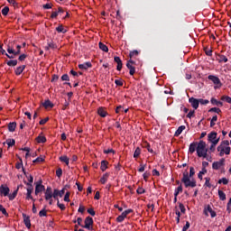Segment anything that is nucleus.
<instances>
[{
	"instance_id": "9d476101",
	"label": "nucleus",
	"mask_w": 231,
	"mask_h": 231,
	"mask_svg": "<svg viewBox=\"0 0 231 231\" xmlns=\"http://www.w3.org/2000/svg\"><path fill=\"white\" fill-rule=\"evenodd\" d=\"M225 162H226L225 158L220 159L218 162H214L212 164L213 170L215 171L219 170L222 166L225 165Z\"/></svg>"
},
{
	"instance_id": "20e7f679",
	"label": "nucleus",
	"mask_w": 231,
	"mask_h": 231,
	"mask_svg": "<svg viewBox=\"0 0 231 231\" xmlns=\"http://www.w3.org/2000/svg\"><path fill=\"white\" fill-rule=\"evenodd\" d=\"M208 80L212 81L214 83V85L216 86L215 87V89L217 88H220L222 87V83L219 79L218 77L215 76V75H209L208 77Z\"/></svg>"
},
{
	"instance_id": "393cba45",
	"label": "nucleus",
	"mask_w": 231,
	"mask_h": 231,
	"mask_svg": "<svg viewBox=\"0 0 231 231\" xmlns=\"http://www.w3.org/2000/svg\"><path fill=\"white\" fill-rule=\"evenodd\" d=\"M211 104L213 106H219V107H222L223 106V102L221 101H218L217 99H216L215 97H212L211 100H210Z\"/></svg>"
},
{
	"instance_id": "a19ab883",
	"label": "nucleus",
	"mask_w": 231,
	"mask_h": 231,
	"mask_svg": "<svg viewBox=\"0 0 231 231\" xmlns=\"http://www.w3.org/2000/svg\"><path fill=\"white\" fill-rule=\"evenodd\" d=\"M6 144L8 145V147L15 146V139H7Z\"/></svg>"
},
{
	"instance_id": "680f3d73",
	"label": "nucleus",
	"mask_w": 231,
	"mask_h": 231,
	"mask_svg": "<svg viewBox=\"0 0 231 231\" xmlns=\"http://www.w3.org/2000/svg\"><path fill=\"white\" fill-rule=\"evenodd\" d=\"M69 196H70V192L67 191L65 196H64V201L65 202H69Z\"/></svg>"
},
{
	"instance_id": "58836bf2",
	"label": "nucleus",
	"mask_w": 231,
	"mask_h": 231,
	"mask_svg": "<svg viewBox=\"0 0 231 231\" xmlns=\"http://www.w3.org/2000/svg\"><path fill=\"white\" fill-rule=\"evenodd\" d=\"M99 49L106 53L108 52V47L102 42H99Z\"/></svg>"
},
{
	"instance_id": "2f4dec72",
	"label": "nucleus",
	"mask_w": 231,
	"mask_h": 231,
	"mask_svg": "<svg viewBox=\"0 0 231 231\" xmlns=\"http://www.w3.org/2000/svg\"><path fill=\"white\" fill-rule=\"evenodd\" d=\"M218 62L219 63H222V62L226 63V62H228V60H227V58L225 55L218 54Z\"/></svg>"
},
{
	"instance_id": "052dcab7",
	"label": "nucleus",
	"mask_w": 231,
	"mask_h": 231,
	"mask_svg": "<svg viewBox=\"0 0 231 231\" xmlns=\"http://www.w3.org/2000/svg\"><path fill=\"white\" fill-rule=\"evenodd\" d=\"M136 192H137L138 195H143V194L145 193V189L143 188H142V187H139L137 189Z\"/></svg>"
},
{
	"instance_id": "13d9d810",
	"label": "nucleus",
	"mask_w": 231,
	"mask_h": 231,
	"mask_svg": "<svg viewBox=\"0 0 231 231\" xmlns=\"http://www.w3.org/2000/svg\"><path fill=\"white\" fill-rule=\"evenodd\" d=\"M87 212H88L90 216H92V217H95V215H96V211L94 210L93 208H88Z\"/></svg>"
},
{
	"instance_id": "f8f14e48",
	"label": "nucleus",
	"mask_w": 231,
	"mask_h": 231,
	"mask_svg": "<svg viewBox=\"0 0 231 231\" xmlns=\"http://www.w3.org/2000/svg\"><path fill=\"white\" fill-rule=\"evenodd\" d=\"M23 223L25 226L28 229L32 228V220L30 219V216H26V214L23 213Z\"/></svg>"
},
{
	"instance_id": "72a5a7b5",
	"label": "nucleus",
	"mask_w": 231,
	"mask_h": 231,
	"mask_svg": "<svg viewBox=\"0 0 231 231\" xmlns=\"http://www.w3.org/2000/svg\"><path fill=\"white\" fill-rule=\"evenodd\" d=\"M133 212H134V210H133L132 208H128V209L123 211L122 214H121V216L125 219L126 217H127L129 214L133 213Z\"/></svg>"
},
{
	"instance_id": "a18cd8bd",
	"label": "nucleus",
	"mask_w": 231,
	"mask_h": 231,
	"mask_svg": "<svg viewBox=\"0 0 231 231\" xmlns=\"http://www.w3.org/2000/svg\"><path fill=\"white\" fill-rule=\"evenodd\" d=\"M138 55H139V51L134 50V51H130L129 58L133 59L134 57H137Z\"/></svg>"
},
{
	"instance_id": "bb28decb",
	"label": "nucleus",
	"mask_w": 231,
	"mask_h": 231,
	"mask_svg": "<svg viewBox=\"0 0 231 231\" xmlns=\"http://www.w3.org/2000/svg\"><path fill=\"white\" fill-rule=\"evenodd\" d=\"M143 148L147 149V151L152 154L154 153L153 150L151 148V145L148 142H143Z\"/></svg>"
},
{
	"instance_id": "e433bc0d",
	"label": "nucleus",
	"mask_w": 231,
	"mask_h": 231,
	"mask_svg": "<svg viewBox=\"0 0 231 231\" xmlns=\"http://www.w3.org/2000/svg\"><path fill=\"white\" fill-rule=\"evenodd\" d=\"M56 32H58V33H66L67 30L63 28L62 24H60L58 27H56Z\"/></svg>"
},
{
	"instance_id": "de8ad7c7",
	"label": "nucleus",
	"mask_w": 231,
	"mask_h": 231,
	"mask_svg": "<svg viewBox=\"0 0 231 231\" xmlns=\"http://www.w3.org/2000/svg\"><path fill=\"white\" fill-rule=\"evenodd\" d=\"M141 155V148L137 147L134 153V158L137 159Z\"/></svg>"
},
{
	"instance_id": "f03ea898",
	"label": "nucleus",
	"mask_w": 231,
	"mask_h": 231,
	"mask_svg": "<svg viewBox=\"0 0 231 231\" xmlns=\"http://www.w3.org/2000/svg\"><path fill=\"white\" fill-rule=\"evenodd\" d=\"M230 143L228 140H224L221 142L220 145L217 147V152H219V156L223 157L225 154L229 155L231 152V148H230Z\"/></svg>"
},
{
	"instance_id": "603ef678",
	"label": "nucleus",
	"mask_w": 231,
	"mask_h": 231,
	"mask_svg": "<svg viewBox=\"0 0 231 231\" xmlns=\"http://www.w3.org/2000/svg\"><path fill=\"white\" fill-rule=\"evenodd\" d=\"M199 104L202 105V106L209 104V100L208 99L199 98Z\"/></svg>"
},
{
	"instance_id": "3c124183",
	"label": "nucleus",
	"mask_w": 231,
	"mask_h": 231,
	"mask_svg": "<svg viewBox=\"0 0 231 231\" xmlns=\"http://www.w3.org/2000/svg\"><path fill=\"white\" fill-rule=\"evenodd\" d=\"M48 47L51 49V50H56L57 49V45L52 42H48Z\"/></svg>"
},
{
	"instance_id": "cd10ccee",
	"label": "nucleus",
	"mask_w": 231,
	"mask_h": 231,
	"mask_svg": "<svg viewBox=\"0 0 231 231\" xmlns=\"http://www.w3.org/2000/svg\"><path fill=\"white\" fill-rule=\"evenodd\" d=\"M109 162L106 160H103L101 162V166H100V170L104 172L106 171V170L107 169V166H108Z\"/></svg>"
},
{
	"instance_id": "09e8293b",
	"label": "nucleus",
	"mask_w": 231,
	"mask_h": 231,
	"mask_svg": "<svg viewBox=\"0 0 231 231\" xmlns=\"http://www.w3.org/2000/svg\"><path fill=\"white\" fill-rule=\"evenodd\" d=\"M8 12H10V7L9 6H5L2 9V14H4L5 16L8 15Z\"/></svg>"
},
{
	"instance_id": "473e14b6",
	"label": "nucleus",
	"mask_w": 231,
	"mask_h": 231,
	"mask_svg": "<svg viewBox=\"0 0 231 231\" xmlns=\"http://www.w3.org/2000/svg\"><path fill=\"white\" fill-rule=\"evenodd\" d=\"M36 142L38 143H46V137L42 135H39L36 137Z\"/></svg>"
},
{
	"instance_id": "7ed1b4c3",
	"label": "nucleus",
	"mask_w": 231,
	"mask_h": 231,
	"mask_svg": "<svg viewBox=\"0 0 231 231\" xmlns=\"http://www.w3.org/2000/svg\"><path fill=\"white\" fill-rule=\"evenodd\" d=\"M208 149L207 148V143L203 140L198 143L197 154L199 158H207Z\"/></svg>"
},
{
	"instance_id": "f257e3e1",
	"label": "nucleus",
	"mask_w": 231,
	"mask_h": 231,
	"mask_svg": "<svg viewBox=\"0 0 231 231\" xmlns=\"http://www.w3.org/2000/svg\"><path fill=\"white\" fill-rule=\"evenodd\" d=\"M195 175V169L194 167L189 168V174L187 171L183 172V177L181 179V182L184 183L185 188H196L197 187V180L195 179H191ZM191 179V180H190Z\"/></svg>"
},
{
	"instance_id": "a878e982",
	"label": "nucleus",
	"mask_w": 231,
	"mask_h": 231,
	"mask_svg": "<svg viewBox=\"0 0 231 231\" xmlns=\"http://www.w3.org/2000/svg\"><path fill=\"white\" fill-rule=\"evenodd\" d=\"M126 67L129 69L130 76H134L135 74V68L130 63H126Z\"/></svg>"
},
{
	"instance_id": "c03bdc74",
	"label": "nucleus",
	"mask_w": 231,
	"mask_h": 231,
	"mask_svg": "<svg viewBox=\"0 0 231 231\" xmlns=\"http://www.w3.org/2000/svg\"><path fill=\"white\" fill-rule=\"evenodd\" d=\"M209 113H216L219 115L221 113V109L218 107H212L208 110Z\"/></svg>"
},
{
	"instance_id": "f704fd0d",
	"label": "nucleus",
	"mask_w": 231,
	"mask_h": 231,
	"mask_svg": "<svg viewBox=\"0 0 231 231\" xmlns=\"http://www.w3.org/2000/svg\"><path fill=\"white\" fill-rule=\"evenodd\" d=\"M218 196H219L220 200H222V201H225L226 199V193L221 189L218 190Z\"/></svg>"
},
{
	"instance_id": "c85d7f7f",
	"label": "nucleus",
	"mask_w": 231,
	"mask_h": 231,
	"mask_svg": "<svg viewBox=\"0 0 231 231\" xmlns=\"http://www.w3.org/2000/svg\"><path fill=\"white\" fill-rule=\"evenodd\" d=\"M185 129H186L185 125L179 126L178 130L175 132V137H179Z\"/></svg>"
},
{
	"instance_id": "a211bd4d",
	"label": "nucleus",
	"mask_w": 231,
	"mask_h": 231,
	"mask_svg": "<svg viewBox=\"0 0 231 231\" xmlns=\"http://www.w3.org/2000/svg\"><path fill=\"white\" fill-rule=\"evenodd\" d=\"M198 142H193L189 144V152L193 154L197 151Z\"/></svg>"
},
{
	"instance_id": "ea45409f",
	"label": "nucleus",
	"mask_w": 231,
	"mask_h": 231,
	"mask_svg": "<svg viewBox=\"0 0 231 231\" xmlns=\"http://www.w3.org/2000/svg\"><path fill=\"white\" fill-rule=\"evenodd\" d=\"M208 171L205 168H202V171H199V173L198 174V177L200 180H202L203 179V175L207 174Z\"/></svg>"
},
{
	"instance_id": "0e129e2a",
	"label": "nucleus",
	"mask_w": 231,
	"mask_h": 231,
	"mask_svg": "<svg viewBox=\"0 0 231 231\" xmlns=\"http://www.w3.org/2000/svg\"><path fill=\"white\" fill-rule=\"evenodd\" d=\"M121 112H124L123 106H118L116 109V114H120Z\"/></svg>"
},
{
	"instance_id": "bf43d9fd",
	"label": "nucleus",
	"mask_w": 231,
	"mask_h": 231,
	"mask_svg": "<svg viewBox=\"0 0 231 231\" xmlns=\"http://www.w3.org/2000/svg\"><path fill=\"white\" fill-rule=\"evenodd\" d=\"M187 117L189 119H191L192 117H195V110H190L189 114L187 115Z\"/></svg>"
},
{
	"instance_id": "6ab92c4d",
	"label": "nucleus",
	"mask_w": 231,
	"mask_h": 231,
	"mask_svg": "<svg viewBox=\"0 0 231 231\" xmlns=\"http://www.w3.org/2000/svg\"><path fill=\"white\" fill-rule=\"evenodd\" d=\"M15 128H17V123L16 122H11L8 124V131L10 133L15 132Z\"/></svg>"
},
{
	"instance_id": "b1692460",
	"label": "nucleus",
	"mask_w": 231,
	"mask_h": 231,
	"mask_svg": "<svg viewBox=\"0 0 231 231\" xmlns=\"http://www.w3.org/2000/svg\"><path fill=\"white\" fill-rule=\"evenodd\" d=\"M109 176H110L109 172H106L105 174H103V176L100 178V183L103 185L106 184Z\"/></svg>"
},
{
	"instance_id": "69168bd1",
	"label": "nucleus",
	"mask_w": 231,
	"mask_h": 231,
	"mask_svg": "<svg viewBox=\"0 0 231 231\" xmlns=\"http://www.w3.org/2000/svg\"><path fill=\"white\" fill-rule=\"evenodd\" d=\"M61 81H69V78L68 74H63L61 76Z\"/></svg>"
},
{
	"instance_id": "4c0bfd02",
	"label": "nucleus",
	"mask_w": 231,
	"mask_h": 231,
	"mask_svg": "<svg viewBox=\"0 0 231 231\" xmlns=\"http://www.w3.org/2000/svg\"><path fill=\"white\" fill-rule=\"evenodd\" d=\"M183 189H182V184H180L174 191V197H178L180 193H182Z\"/></svg>"
},
{
	"instance_id": "1a4fd4ad",
	"label": "nucleus",
	"mask_w": 231,
	"mask_h": 231,
	"mask_svg": "<svg viewBox=\"0 0 231 231\" xmlns=\"http://www.w3.org/2000/svg\"><path fill=\"white\" fill-rule=\"evenodd\" d=\"M44 198H45V200H49L52 198L54 199V190L52 192L51 187H47V189L44 192Z\"/></svg>"
},
{
	"instance_id": "2eb2a0df",
	"label": "nucleus",
	"mask_w": 231,
	"mask_h": 231,
	"mask_svg": "<svg viewBox=\"0 0 231 231\" xmlns=\"http://www.w3.org/2000/svg\"><path fill=\"white\" fill-rule=\"evenodd\" d=\"M114 60L117 64L116 70L121 71V69L123 68V62H122L120 57L115 56Z\"/></svg>"
},
{
	"instance_id": "39448f33",
	"label": "nucleus",
	"mask_w": 231,
	"mask_h": 231,
	"mask_svg": "<svg viewBox=\"0 0 231 231\" xmlns=\"http://www.w3.org/2000/svg\"><path fill=\"white\" fill-rule=\"evenodd\" d=\"M21 49H22V46L21 45H16V51L14 50V48L8 46L7 48V53L8 54H13L14 56H19L21 55Z\"/></svg>"
},
{
	"instance_id": "412c9836",
	"label": "nucleus",
	"mask_w": 231,
	"mask_h": 231,
	"mask_svg": "<svg viewBox=\"0 0 231 231\" xmlns=\"http://www.w3.org/2000/svg\"><path fill=\"white\" fill-rule=\"evenodd\" d=\"M220 138H217V141H214L211 144V146L209 147V153L211 152H215L216 151V146L217 145V143H219Z\"/></svg>"
},
{
	"instance_id": "4d7b16f0",
	"label": "nucleus",
	"mask_w": 231,
	"mask_h": 231,
	"mask_svg": "<svg viewBox=\"0 0 231 231\" xmlns=\"http://www.w3.org/2000/svg\"><path fill=\"white\" fill-rule=\"evenodd\" d=\"M179 208H180L182 214L186 213V208L181 202L179 203Z\"/></svg>"
},
{
	"instance_id": "c756f323",
	"label": "nucleus",
	"mask_w": 231,
	"mask_h": 231,
	"mask_svg": "<svg viewBox=\"0 0 231 231\" xmlns=\"http://www.w3.org/2000/svg\"><path fill=\"white\" fill-rule=\"evenodd\" d=\"M19 191V188H17L12 194H8L9 200H14L17 197V192Z\"/></svg>"
},
{
	"instance_id": "aec40b11",
	"label": "nucleus",
	"mask_w": 231,
	"mask_h": 231,
	"mask_svg": "<svg viewBox=\"0 0 231 231\" xmlns=\"http://www.w3.org/2000/svg\"><path fill=\"white\" fill-rule=\"evenodd\" d=\"M26 69V65H23L20 67H17V69L14 70L16 76H21L24 69Z\"/></svg>"
},
{
	"instance_id": "5fc2aeb1",
	"label": "nucleus",
	"mask_w": 231,
	"mask_h": 231,
	"mask_svg": "<svg viewBox=\"0 0 231 231\" xmlns=\"http://www.w3.org/2000/svg\"><path fill=\"white\" fill-rule=\"evenodd\" d=\"M224 184V185H227L228 184V180L226 178H222L218 180V184Z\"/></svg>"
},
{
	"instance_id": "e2e57ef3",
	"label": "nucleus",
	"mask_w": 231,
	"mask_h": 231,
	"mask_svg": "<svg viewBox=\"0 0 231 231\" xmlns=\"http://www.w3.org/2000/svg\"><path fill=\"white\" fill-rule=\"evenodd\" d=\"M56 176L58 178H60L62 176V169L61 168H58V170L56 171Z\"/></svg>"
},
{
	"instance_id": "c9c22d12",
	"label": "nucleus",
	"mask_w": 231,
	"mask_h": 231,
	"mask_svg": "<svg viewBox=\"0 0 231 231\" xmlns=\"http://www.w3.org/2000/svg\"><path fill=\"white\" fill-rule=\"evenodd\" d=\"M8 67H15L17 66V60H10L6 62Z\"/></svg>"
},
{
	"instance_id": "79ce46f5",
	"label": "nucleus",
	"mask_w": 231,
	"mask_h": 231,
	"mask_svg": "<svg viewBox=\"0 0 231 231\" xmlns=\"http://www.w3.org/2000/svg\"><path fill=\"white\" fill-rule=\"evenodd\" d=\"M15 168H16V170H21L23 168V171L26 175V171H24V168L23 167V160H21V162H16Z\"/></svg>"
},
{
	"instance_id": "49530a36",
	"label": "nucleus",
	"mask_w": 231,
	"mask_h": 231,
	"mask_svg": "<svg viewBox=\"0 0 231 231\" xmlns=\"http://www.w3.org/2000/svg\"><path fill=\"white\" fill-rule=\"evenodd\" d=\"M221 100L231 105V97L229 96H222Z\"/></svg>"
},
{
	"instance_id": "4be33fe9",
	"label": "nucleus",
	"mask_w": 231,
	"mask_h": 231,
	"mask_svg": "<svg viewBox=\"0 0 231 231\" xmlns=\"http://www.w3.org/2000/svg\"><path fill=\"white\" fill-rule=\"evenodd\" d=\"M97 114L100 117L105 118L107 116L106 111L104 109V107H99L97 109Z\"/></svg>"
},
{
	"instance_id": "0eeeda50",
	"label": "nucleus",
	"mask_w": 231,
	"mask_h": 231,
	"mask_svg": "<svg viewBox=\"0 0 231 231\" xmlns=\"http://www.w3.org/2000/svg\"><path fill=\"white\" fill-rule=\"evenodd\" d=\"M45 190L44 185H42V180H40L39 181L36 182L35 186V195H39V193L42 192Z\"/></svg>"
},
{
	"instance_id": "dca6fc26",
	"label": "nucleus",
	"mask_w": 231,
	"mask_h": 231,
	"mask_svg": "<svg viewBox=\"0 0 231 231\" xmlns=\"http://www.w3.org/2000/svg\"><path fill=\"white\" fill-rule=\"evenodd\" d=\"M65 193V188L59 190L58 189H54V199H57V197L62 198Z\"/></svg>"
},
{
	"instance_id": "f3484780",
	"label": "nucleus",
	"mask_w": 231,
	"mask_h": 231,
	"mask_svg": "<svg viewBox=\"0 0 231 231\" xmlns=\"http://www.w3.org/2000/svg\"><path fill=\"white\" fill-rule=\"evenodd\" d=\"M217 132H211L209 134H208V142L213 143L214 142H216L217 140Z\"/></svg>"
},
{
	"instance_id": "8fccbe9b",
	"label": "nucleus",
	"mask_w": 231,
	"mask_h": 231,
	"mask_svg": "<svg viewBox=\"0 0 231 231\" xmlns=\"http://www.w3.org/2000/svg\"><path fill=\"white\" fill-rule=\"evenodd\" d=\"M39 217H47V210L45 208H43L42 210H40L39 212Z\"/></svg>"
},
{
	"instance_id": "37998d69",
	"label": "nucleus",
	"mask_w": 231,
	"mask_h": 231,
	"mask_svg": "<svg viewBox=\"0 0 231 231\" xmlns=\"http://www.w3.org/2000/svg\"><path fill=\"white\" fill-rule=\"evenodd\" d=\"M0 212H2V214L5 217H8L9 215H8V212L6 211V208L5 207H3V205H1V204H0Z\"/></svg>"
},
{
	"instance_id": "338daca9",
	"label": "nucleus",
	"mask_w": 231,
	"mask_h": 231,
	"mask_svg": "<svg viewBox=\"0 0 231 231\" xmlns=\"http://www.w3.org/2000/svg\"><path fill=\"white\" fill-rule=\"evenodd\" d=\"M226 211L228 212V214L231 213V198H230L229 201L227 202Z\"/></svg>"
},
{
	"instance_id": "5701e85b",
	"label": "nucleus",
	"mask_w": 231,
	"mask_h": 231,
	"mask_svg": "<svg viewBox=\"0 0 231 231\" xmlns=\"http://www.w3.org/2000/svg\"><path fill=\"white\" fill-rule=\"evenodd\" d=\"M42 106L45 108V109H48V108H53L54 105L49 100H45L43 103H42Z\"/></svg>"
},
{
	"instance_id": "423d86ee",
	"label": "nucleus",
	"mask_w": 231,
	"mask_h": 231,
	"mask_svg": "<svg viewBox=\"0 0 231 231\" xmlns=\"http://www.w3.org/2000/svg\"><path fill=\"white\" fill-rule=\"evenodd\" d=\"M93 224H94L93 218L88 216L85 218V226H82V227L88 230H93V227L91 226H93Z\"/></svg>"
},
{
	"instance_id": "6e6d98bb",
	"label": "nucleus",
	"mask_w": 231,
	"mask_h": 231,
	"mask_svg": "<svg viewBox=\"0 0 231 231\" xmlns=\"http://www.w3.org/2000/svg\"><path fill=\"white\" fill-rule=\"evenodd\" d=\"M57 206H58V208H59L61 211H64V210L66 209L65 205L62 204V203H60V200H58Z\"/></svg>"
},
{
	"instance_id": "6e6552de",
	"label": "nucleus",
	"mask_w": 231,
	"mask_h": 231,
	"mask_svg": "<svg viewBox=\"0 0 231 231\" xmlns=\"http://www.w3.org/2000/svg\"><path fill=\"white\" fill-rule=\"evenodd\" d=\"M208 212L210 213V216L212 218L217 217L216 211L212 209L210 205H208L207 207H205L204 214L206 215V217H208Z\"/></svg>"
},
{
	"instance_id": "ddd939ff",
	"label": "nucleus",
	"mask_w": 231,
	"mask_h": 231,
	"mask_svg": "<svg viewBox=\"0 0 231 231\" xmlns=\"http://www.w3.org/2000/svg\"><path fill=\"white\" fill-rule=\"evenodd\" d=\"M189 103L191 104V106L195 109V110H197L198 108H199V99H197V98H195V97H190L189 99Z\"/></svg>"
},
{
	"instance_id": "4468645a",
	"label": "nucleus",
	"mask_w": 231,
	"mask_h": 231,
	"mask_svg": "<svg viewBox=\"0 0 231 231\" xmlns=\"http://www.w3.org/2000/svg\"><path fill=\"white\" fill-rule=\"evenodd\" d=\"M92 68V64L89 61L84 62L82 64H79V69L81 70H87Z\"/></svg>"
},
{
	"instance_id": "864d4df0",
	"label": "nucleus",
	"mask_w": 231,
	"mask_h": 231,
	"mask_svg": "<svg viewBox=\"0 0 231 231\" xmlns=\"http://www.w3.org/2000/svg\"><path fill=\"white\" fill-rule=\"evenodd\" d=\"M43 10H51L52 8V4L48 3L42 5Z\"/></svg>"
},
{
	"instance_id": "7c9ffc66",
	"label": "nucleus",
	"mask_w": 231,
	"mask_h": 231,
	"mask_svg": "<svg viewBox=\"0 0 231 231\" xmlns=\"http://www.w3.org/2000/svg\"><path fill=\"white\" fill-rule=\"evenodd\" d=\"M60 161L61 162H64L67 166H69V159L68 158L67 155H62L60 157Z\"/></svg>"
},
{
	"instance_id": "9b49d317",
	"label": "nucleus",
	"mask_w": 231,
	"mask_h": 231,
	"mask_svg": "<svg viewBox=\"0 0 231 231\" xmlns=\"http://www.w3.org/2000/svg\"><path fill=\"white\" fill-rule=\"evenodd\" d=\"M0 194H2L4 197H8L10 194V188L8 186L2 184L0 186Z\"/></svg>"
},
{
	"instance_id": "774afa93",
	"label": "nucleus",
	"mask_w": 231,
	"mask_h": 231,
	"mask_svg": "<svg viewBox=\"0 0 231 231\" xmlns=\"http://www.w3.org/2000/svg\"><path fill=\"white\" fill-rule=\"evenodd\" d=\"M190 226V223L189 221L186 222V225L183 226L182 231H187Z\"/></svg>"
}]
</instances>
